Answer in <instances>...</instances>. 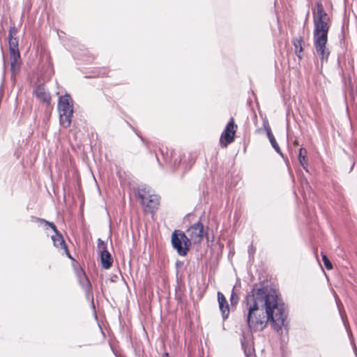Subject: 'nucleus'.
<instances>
[{"label":"nucleus","instance_id":"16","mask_svg":"<svg viewBox=\"0 0 357 357\" xmlns=\"http://www.w3.org/2000/svg\"><path fill=\"white\" fill-rule=\"evenodd\" d=\"M294 45L295 47L296 54L298 55L299 58H301V56L300 55V53L303 52L302 40L301 38L295 39L294 41Z\"/></svg>","mask_w":357,"mask_h":357},{"label":"nucleus","instance_id":"6","mask_svg":"<svg viewBox=\"0 0 357 357\" xmlns=\"http://www.w3.org/2000/svg\"><path fill=\"white\" fill-rule=\"evenodd\" d=\"M139 197L146 211L153 212L159 204V198L155 195H147L145 190L139 192Z\"/></svg>","mask_w":357,"mask_h":357},{"label":"nucleus","instance_id":"18","mask_svg":"<svg viewBox=\"0 0 357 357\" xmlns=\"http://www.w3.org/2000/svg\"><path fill=\"white\" fill-rule=\"evenodd\" d=\"M238 297L237 294L233 289L230 296V302L231 305H236L238 303Z\"/></svg>","mask_w":357,"mask_h":357},{"label":"nucleus","instance_id":"20","mask_svg":"<svg viewBox=\"0 0 357 357\" xmlns=\"http://www.w3.org/2000/svg\"><path fill=\"white\" fill-rule=\"evenodd\" d=\"M245 355H246L247 357H250L251 356V354H250L248 355L246 350H245Z\"/></svg>","mask_w":357,"mask_h":357},{"label":"nucleus","instance_id":"15","mask_svg":"<svg viewBox=\"0 0 357 357\" xmlns=\"http://www.w3.org/2000/svg\"><path fill=\"white\" fill-rule=\"evenodd\" d=\"M307 151L304 148H301L299 150L298 160L302 167L305 169V165L307 162L306 159Z\"/></svg>","mask_w":357,"mask_h":357},{"label":"nucleus","instance_id":"10","mask_svg":"<svg viewBox=\"0 0 357 357\" xmlns=\"http://www.w3.org/2000/svg\"><path fill=\"white\" fill-rule=\"evenodd\" d=\"M40 220L42 222H44L46 225H49L53 229V231L55 232V234L52 236V239L54 245L58 248L65 250L68 256L70 258H71V256L68 251L67 246L64 241V239H63V236H61V234L56 229V226L53 223L49 222L45 220Z\"/></svg>","mask_w":357,"mask_h":357},{"label":"nucleus","instance_id":"1","mask_svg":"<svg viewBox=\"0 0 357 357\" xmlns=\"http://www.w3.org/2000/svg\"><path fill=\"white\" fill-rule=\"evenodd\" d=\"M243 313L252 331H262L271 321L279 331L287 317L284 304L276 293L267 288H253L243 302Z\"/></svg>","mask_w":357,"mask_h":357},{"label":"nucleus","instance_id":"2","mask_svg":"<svg viewBox=\"0 0 357 357\" xmlns=\"http://www.w3.org/2000/svg\"><path fill=\"white\" fill-rule=\"evenodd\" d=\"M314 44L317 53L320 56L321 62L327 61L330 52L326 48L328 32L330 28V18L324 11L322 3H316V10L313 11Z\"/></svg>","mask_w":357,"mask_h":357},{"label":"nucleus","instance_id":"12","mask_svg":"<svg viewBox=\"0 0 357 357\" xmlns=\"http://www.w3.org/2000/svg\"><path fill=\"white\" fill-rule=\"evenodd\" d=\"M35 93L39 100L47 104L50 103L51 100L50 96L48 93H47L44 87L38 86L35 91Z\"/></svg>","mask_w":357,"mask_h":357},{"label":"nucleus","instance_id":"13","mask_svg":"<svg viewBox=\"0 0 357 357\" xmlns=\"http://www.w3.org/2000/svg\"><path fill=\"white\" fill-rule=\"evenodd\" d=\"M265 129L266 130V132H267V136L269 139V141L272 145V146L273 147V149L280 154L282 155V152L280 151V149L274 137V136L273 135V134L271 133V128L269 127L268 125H267L266 126H265Z\"/></svg>","mask_w":357,"mask_h":357},{"label":"nucleus","instance_id":"11","mask_svg":"<svg viewBox=\"0 0 357 357\" xmlns=\"http://www.w3.org/2000/svg\"><path fill=\"white\" fill-rule=\"evenodd\" d=\"M218 301L222 318L225 320L229 314V306L226 298L221 292H218Z\"/></svg>","mask_w":357,"mask_h":357},{"label":"nucleus","instance_id":"4","mask_svg":"<svg viewBox=\"0 0 357 357\" xmlns=\"http://www.w3.org/2000/svg\"><path fill=\"white\" fill-rule=\"evenodd\" d=\"M60 123L64 128H68L71 124L73 108L72 100L69 95L60 97L58 104Z\"/></svg>","mask_w":357,"mask_h":357},{"label":"nucleus","instance_id":"3","mask_svg":"<svg viewBox=\"0 0 357 357\" xmlns=\"http://www.w3.org/2000/svg\"><path fill=\"white\" fill-rule=\"evenodd\" d=\"M17 33V28L15 26H10L8 33V44L10 69L13 75L19 71L21 65V58L18 49V40L16 37Z\"/></svg>","mask_w":357,"mask_h":357},{"label":"nucleus","instance_id":"7","mask_svg":"<svg viewBox=\"0 0 357 357\" xmlns=\"http://www.w3.org/2000/svg\"><path fill=\"white\" fill-rule=\"evenodd\" d=\"M236 129L237 126L234 123V119L231 118L220 137V142L222 147H227L234 141Z\"/></svg>","mask_w":357,"mask_h":357},{"label":"nucleus","instance_id":"5","mask_svg":"<svg viewBox=\"0 0 357 357\" xmlns=\"http://www.w3.org/2000/svg\"><path fill=\"white\" fill-rule=\"evenodd\" d=\"M171 241L172 247L177 251L179 255L185 256L187 255L190 245L188 237L184 232L180 230H175L172 234Z\"/></svg>","mask_w":357,"mask_h":357},{"label":"nucleus","instance_id":"8","mask_svg":"<svg viewBox=\"0 0 357 357\" xmlns=\"http://www.w3.org/2000/svg\"><path fill=\"white\" fill-rule=\"evenodd\" d=\"M186 235L188 237V241H190V245H191L192 243H199L204 235V226L200 222H197L190 227L186 231Z\"/></svg>","mask_w":357,"mask_h":357},{"label":"nucleus","instance_id":"9","mask_svg":"<svg viewBox=\"0 0 357 357\" xmlns=\"http://www.w3.org/2000/svg\"><path fill=\"white\" fill-rule=\"evenodd\" d=\"M98 249L100 252L102 267L104 269H109L112 265L113 259L106 249V244L100 238L98 240Z\"/></svg>","mask_w":357,"mask_h":357},{"label":"nucleus","instance_id":"17","mask_svg":"<svg viewBox=\"0 0 357 357\" xmlns=\"http://www.w3.org/2000/svg\"><path fill=\"white\" fill-rule=\"evenodd\" d=\"M322 260L326 269L331 270L333 268V265L326 255L322 254Z\"/></svg>","mask_w":357,"mask_h":357},{"label":"nucleus","instance_id":"19","mask_svg":"<svg viewBox=\"0 0 357 357\" xmlns=\"http://www.w3.org/2000/svg\"><path fill=\"white\" fill-rule=\"evenodd\" d=\"M294 144L296 145V146H298V142L297 140H295L294 142Z\"/></svg>","mask_w":357,"mask_h":357},{"label":"nucleus","instance_id":"14","mask_svg":"<svg viewBox=\"0 0 357 357\" xmlns=\"http://www.w3.org/2000/svg\"><path fill=\"white\" fill-rule=\"evenodd\" d=\"M79 282L82 287L84 288L86 291H89L91 289V283L88 278L86 276L85 273H82V275H79Z\"/></svg>","mask_w":357,"mask_h":357}]
</instances>
